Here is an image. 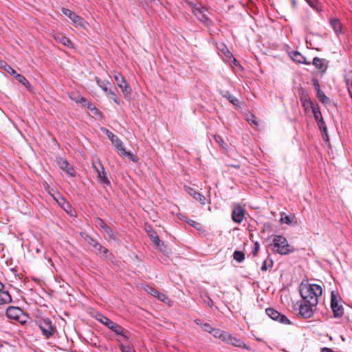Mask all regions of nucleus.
I'll return each mask as SVG.
<instances>
[{"label":"nucleus","mask_w":352,"mask_h":352,"mask_svg":"<svg viewBox=\"0 0 352 352\" xmlns=\"http://www.w3.org/2000/svg\"><path fill=\"white\" fill-rule=\"evenodd\" d=\"M313 65L318 69H322L326 67L324 66V60L322 58L315 57L313 60Z\"/></svg>","instance_id":"4c0bfd02"},{"label":"nucleus","mask_w":352,"mask_h":352,"mask_svg":"<svg viewBox=\"0 0 352 352\" xmlns=\"http://www.w3.org/2000/svg\"><path fill=\"white\" fill-rule=\"evenodd\" d=\"M70 20L72 21L75 27H80L85 28L87 23L82 17L76 14V13L74 14Z\"/></svg>","instance_id":"6ab92c4d"},{"label":"nucleus","mask_w":352,"mask_h":352,"mask_svg":"<svg viewBox=\"0 0 352 352\" xmlns=\"http://www.w3.org/2000/svg\"><path fill=\"white\" fill-rule=\"evenodd\" d=\"M211 334H212L214 338H219L223 342L226 340V337L228 336V332L215 328L213 329Z\"/></svg>","instance_id":"393cba45"},{"label":"nucleus","mask_w":352,"mask_h":352,"mask_svg":"<svg viewBox=\"0 0 352 352\" xmlns=\"http://www.w3.org/2000/svg\"><path fill=\"white\" fill-rule=\"evenodd\" d=\"M228 100L233 104L234 106H239V101L238 99H236L234 96L228 94V96H226Z\"/></svg>","instance_id":"c03bdc74"},{"label":"nucleus","mask_w":352,"mask_h":352,"mask_svg":"<svg viewBox=\"0 0 352 352\" xmlns=\"http://www.w3.org/2000/svg\"><path fill=\"white\" fill-rule=\"evenodd\" d=\"M59 167L67 172V174L71 175L72 177H74L76 175V172L73 167L69 164L68 161L64 158H60L58 161Z\"/></svg>","instance_id":"4468645a"},{"label":"nucleus","mask_w":352,"mask_h":352,"mask_svg":"<svg viewBox=\"0 0 352 352\" xmlns=\"http://www.w3.org/2000/svg\"><path fill=\"white\" fill-rule=\"evenodd\" d=\"M270 246L274 253L280 255H287L296 250L295 248L288 243L287 239L281 235H275Z\"/></svg>","instance_id":"f03ea898"},{"label":"nucleus","mask_w":352,"mask_h":352,"mask_svg":"<svg viewBox=\"0 0 352 352\" xmlns=\"http://www.w3.org/2000/svg\"><path fill=\"white\" fill-rule=\"evenodd\" d=\"M307 3L313 8L318 9V0H305Z\"/></svg>","instance_id":"8fccbe9b"},{"label":"nucleus","mask_w":352,"mask_h":352,"mask_svg":"<svg viewBox=\"0 0 352 352\" xmlns=\"http://www.w3.org/2000/svg\"><path fill=\"white\" fill-rule=\"evenodd\" d=\"M294 218V215H287L285 214H281L280 221L282 223H286L287 225L292 224L293 219Z\"/></svg>","instance_id":"e433bc0d"},{"label":"nucleus","mask_w":352,"mask_h":352,"mask_svg":"<svg viewBox=\"0 0 352 352\" xmlns=\"http://www.w3.org/2000/svg\"><path fill=\"white\" fill-rule=\"evenodd\" d=\"M188 4L191 6L193 13L199 20L206 23H208L209 19L205 13L207 11V9L205 7L198 6L197 4L191 2H189Z\"/></svg>","instance_id":"0eeeda50"},{"label":"nucleus","mask_w":352,"mask_h":352,"mask_svg":"<svg viewBox=\"0 0 352 352\" xmlns=\"http://www.w3.org/2000/svg\"><path fill=\"white\" fill-rule=\"evenodd\" d=\"M290 1H291V3H292L293 8H296V0H290Z\"/></svg>","instance_id":"774afa93"},{"label":"nucleus","mask_w":352,"mask_h":352,"mask_svg":"<svg viewBox=\"0 0 352 352\" xmlns=\"http://www.w3.org/2000/svg\"><path fill=\"white\" fill-rule=\"evenodd\" d=\"M318 126L320 129L324 140L328 139L327 128L326 124L323 120V118H320V120L317 121Z\"/></svg>","instance_id":"b1692460"},{"label":"nucleus","mask_w":352,"mask_h":352,"mask_svg":"<svg viewBox=\"0 0 352 352\" xmlns=\"http://www.w3.org/2000/svg\"><path fill=\"white\" fill-rule=\"evenodd\" d=\"M105 316L102 315L100 312H96L94 315V317L100 322H101V320H102V318H104Z\"/></svg>","instance_id":"680f3d73"},{"label":"nucleus","mask_w":352,"mask_h":352,"mask_svg":"<svg viewBox=\"0 0 352 352\" xmlns=\"http://www.w3.org/2000/svg\"><path fill=\"white\" fill-rule=\"evenodd\" d=\"M11 302L12 297L9 292L0 289V305L8 304Z\"/></svg>","instance_id":"412c9836"},{"label":"nucleus","mask_w":352,"mask_h":352,"mask_svg":"<svg viewBox=\"0 0 352 352\" xmlns=\"http://www.w3.org/2000/svg\"><path fill=\"white\" fill-rule=\"evenodd\" d=\"M52 36L56 41L62 43L63 45L70 48L74 47L71 40L64 34L61 33H54L52 34Z\"/></svg>","instance_id":"2eb2a0df"},{"label":"nucleus","mask_w":352,"mask_h":352,"mask_svg":"<svg viewBox=\"0 0 352 352\" xmlns=\"http://www.w3.org/2000/svg\"><path fill=\"white\" fill-rule=\"evenodd\" d=\"M208 300H205V302L208 304V305L210 307L213 306V302L209 296H207Z\"/></svg>","instance_id":"0e129e2a"},{"label":"nucleus","mask_w":352,"mask_h":352,"mask_svg":"<svg viewBox=\"0 0 352 352\" xmlns=\"http://www.w3.org/2000/svg\"><path fill=\"white\" fill-rule=\"evenodd\" d=\"M217 47L218 50L221 52V53L223 52L228 48L227 46L223 43H217Z\"/></svg>","instance_id":"052dcab7"},{"label":"nucleus","mask_w":352,"mask_h":352,"mask_svg":"<svg viewBox=\"0 0 352 352\" xmlns=\"http://www.w3.org/2000/svg\"><path fill=\"white\" fill-rule=\"evenodd\" d=\"M103 131H105L107 136L111 141L113 144H114L116 148L118 151H124V145L120 139H119L117 136H116L112 132L109 131L108 129H102Z\"/></svg>","instance_id":"ddd939ff"},{"label":"nucleus","mask_w":352,"mask_h":352,"mask_svg":"<svg viewBox=\"0 0 352 352\" xmlns=\"http://www.w3.org/2000/svg\"><path fill=\"white\" fill-rule=\"evenodd\" d=\"M221 56L226 61L229 62L230 64L233 63L236 66L241 67L239 62L233 56L232 54L228 48L221 53Z\"/></svg>","instance_id":"f3484780"},{"label":"nucleus","mask_w":352,"mask_h":352,"mask_svg":"<svg viewBox=\"0 0 352 352\" xmlns=\"http://www.w3.org/2000/svg\"><path fill=\"white\" fill-rule=\"evenodd\" d=\"M62 12H63V14L67 16L69 19H71V17L75 13L73 11L70 10L69 9H67V8H62Z\"/></svg>","instance_id":"de8ad7c7"},{"label":"nucleus","mask_w":352,"mask_h":352,"mask_svg":"<svg viewBox=\"0 0 352 352\" xmlns=\"http://www.w3.org/2000/svg\"><path fill=\"white\" fill-rule=\"evenodd\" d=\"M331 307L336 318H340L343 315V307L342 305H338V302L333 294H331Z\"/></svg>","instance_id":"f8f14e48"},{"label":"nucleus","mask_w":352,"mask_h":352,"mask_svg":"<svg viewBox=\"0 0 352 352\" xmlns=\"http://www.w3.org/2000/svg\"><path fill=\"white\" fill-rule=\"evenodd\" d=\"M108 97L111 99L112 100H113V102L118 104H120V102H121V100L120 98L118 97V96L117 95V94L114 91H112L111 89H108V91L107 92H105Z\"/></svg>","instance_id":"2f4dec72"},{"label":"nucleus","mask_w":352,"mask_h":352,"mask_svg":"<svg viewBox=\"0 0 352 352\" xmlns=\"http://www.w3.org/2000/svg\"><path fill=\"white\" fill-rule=\"evenodd\" d=\"M185 191L192 196L196 201H199L201 205L206 204V198L202 194L197 192L194 188L190 186H184Z\"/></svg>","instance_id":"9b49d317"},{"label":"nucleus","mask_w":352,"mask_h":352,"mask_svg":"<svg viewBox=\"0 0 352 352\" xmlns=\"http://www.w3.org/2000/svg\"><path fill=\"white\" fill-rule=\"evenodd\" d=\"M15 79L21 82L22 85H23L26 88L30 89L31 85L29 81L27 80V78L22 74H17L16 72L15 74H13Z\"/></svg>","instance_id":"a878e982"},{"label":"nucleus","mask_w":352,"mask_h":352,"mask_svg":"<svg viewBox=\"0 0 352 352\" xmlns=\"http://www.w3.org/2000/svg\"><path fill=\"white\" fill-rule=\"evenodd\" d=\"M232 212V219L236 223L242 221V206L240 204H234Z\"/></svg>","instance_id":"dca6fc26"},{"label":"nucleus","mask_w":352,"mask_h":352,"mask_svg":"<svg viewBox=\"0 0 352 352\" xmlns=\"http://www.w3.org/2000/svg\"><path fill=\"white\" fill-rule=\"evenodd\" d=\"M100 322L102 324H103L104 325H105L109 329V327H112L113 324L114 323V322H113L111 320H110L107 316H104V318H102V320H101Z\"/></svg>","instance_id":"37998d69"},{"label":"nucleus","mask_w":352,"mask_h":352,"mask_svg":"<svg viewBox=\"0 0 352 352\" xmlns=\"http://www.w3.org/2000/svg\"><path fill=\"white\" fill-rule=\"evenodd\" d=\"M6 314L8 318L15 320H20V318L24 317L22 309L18 307H9L6 309Z\"/></svg>","instance_id":"1a4fd4ad"},{"label":"nucleus","mask_w":352,"mask_h":352,"mask_svg":"<svg viewBox=\"0 0 352 352\" xmlns=\"http://www.w3.org/2000/svg\"><path fill=\"white\" fill-rule=\"evenodd\" d=\"M155 297L157 298L160 301L164 302H170L169 298L165 294H162L160 292H159V294L156 295Z\"/></svg>","instance_id":"49530a36"},{"label":"nucleus","mask_w":352,"mask_h":352,"mask_svg":"<svg viewBox=\"0 0 352 352\" xmlns=\"http://www.w3.org/2000/svg\"><path fill=\"white\" fill-rule=\"evenodd\" d=\"M95 80L96 81V83L97 85L104 91V92H107L108 91V88L107 87V85L109 84V82L107 81L106 82H103L100 78H99L98 77H96L95 78Z\"/></svg>","instance_id":"ea45409f"},{"label":"nucleus","mask_w":352,"mask_h":352,"mask_svg":"<svg viewBox=\"0 0 352 352\" xmlns=\"http://www.w3.org/2000/svg\"><path fill=\"white\" fill-rule=\"evenodd\" d=\"M224 342H226L228 344H232L235 346L241 347L242 344V342L237 339L235 337H233L232 335H230L229 333H228V336L226 337V340H224Z\"/></svg>","instance_id":"5701e85b"},{"label":"nucleus","mask_w":352,"mask_h":352,"mask_svg":"<svg viewBox=\"0 0 352 352\" xmlns=\"http://www.w3.org/2000/svg\"><path fill=\"white\" fill-rule=\"evenodd\" d=\"M101 232L104 234V236L106 239L109 240L115 239V235L113 234V232L108 226L102 229Z\"/></svg>","instance_id":"bb28decb"},{"label":"nucleus","mask_w":352,"mask_h":352,"mask_svg":"<svg viewBox=\"0 0 352 352\" xmlns=\"http://www.w3.org/2000/svg\"><path fill=\"white\" fill-rule=\"evenodd\" d=\"M84 106H86L87 109H89L90 111H98V109L95 107V105L89 100L87 102L86 104H84Z\"/></svg>","instance_id":"864d4df0"},{"label":"nucleus","mask_w":352,"mask_h":352,"mask_svg":"<svg viewBox=\"0 0 352 352\" xmlns=\"http://www.w3.org/2000/svg\"><path fill=\"white\" fill-rule=\"evenodd\" d=\"M273 266V261L270 257H267L265 259L262 263L261 270L263 272L267 271L268 269L272 267Z\"/></svg>","instance_id":"72a5a7b5"},{"label":"nucleus","mask_w":352,"mask_h":352,"mask_svg":"<svg viewBox=\"0 0 352 352\" xmlns=\"http://www.w3.org/2000/svg\"><path fill=\"white\" fill-rule=\"evenodd\" d=\"M113 78L117 82L118 86L121 89L124 98H129L132 92V89L126 82L124 76L118 72L114 71L113 72Z\"/></svg>","instance_id":"20e7f679"},{"label":"nucleus","mask_w":352,"mask_h":352,"mask_svg":"<svg viewBox=\"0 0 352 352\" xmlns=\"http://www.w3.org/2000/svg\"><path fill=\"white\" fill-rule=\"evenodd\" d=\"M298 94L303 107H306L307 105H314L308 94L305 93L304 89L302 87L298 89Z\"/></svg>","instance_id":"a211bd4d"},{"label":"nucleus","mask_w":352,"mask_h":352,"mask_svg":"<svg viewBox=\"0 0 352 352\" xmlns=\"http://www.w3.org/2000/svg\"><path fill=\"white\" fill-rule=\"evenodd\" d=\"M346 85H347V89L349 94L352 98V78L351 79H347L346 80Z\"/></svg>","instance_id":"13d9d810"},{"label":"nucleus","mask_w":352,"mask_h":352,"mask_svg":"<svg viewBox=\"0 0 352 352\" xmlns=\"http://www.w3.org/2000/svg\"><path fill=\"white\" fill-rule=\"evenodd\" d=\"M121 155L124 156H127L130 160H131L133 162H138V157L136 155H133L130 151H126L125 148H124V151H120Z\"/></svg>","instance_id":"a19ab883"},{"label":"nucleus","mask_w":352,"mask_h":352,"mask_svg":"<svg viewBox=\"0 0 352 352\" xmlns=\"http://www.w3.org/2000/svg\"><path fill=\"white\" fill-rule=\"evenodd\" d=\"M86 241L90 245H91L93 248H95L96 245H98V241L94 239H92L91 237L90 236H87L86 238Z\"/></svg>","instance_id":"603ef678"},{"label":"nucleus","mask_w":352,"mask_h":352,"mask_svg":"<svg viewBox=\"0 0 352 352\" xmlns=\"http://www.w3.org/2000/svg\"><path fill=\"white\" fill-rule=\"evenodd\" d=\"M96 222H97V226L100 229V230L107 226L104 222V221L100 217H97Z\"/></svg>","instance_id":"3c124183"},{"label":"nucleus","mask_w":352,"mask_h":352,"mask_svg":"<svg viewBox=\"0 0 352 352\" xmlns=\"http://www.w3.org/2000/svg\"><path fill=\"white\" fill-rule=\"evenodd\" d=\"M248 122L254 128H257L258 126L256 118L253 114H247L245 117Z\"/></svg>","instance_id":"473e14b6"},{"label":"nucleus","mask_w":352,"mask_h":352,"mask_svg":"<svg viewBox=\"0 0 352 352\" xmlns=\"http://www.w3.org/2000/svg\"><path fill=\"white\" fill-rule=\"evenodd\" d=\"M195 323L197 324V325H200L202 327L203 325V323L201 322V320L200 319H196L195 320Z\"/></svg>","instance_id":"338daca9"},{"label":"nucleus","mask_w":352,"mask_h":352,"mask_svg":"<svg viewBox=\"0 0 352 352\" xmlns=\"http://www.w3.org/2000/svg\"><path fill=\"white\" fill-rule=\"evenodd\" d=\"M312 82H313V85H314L316 92L318 93V90H321L319 82H318V79H316V78H314L312 79Z\"/></svg>","instance_id":"bf43d9fd"},{"label":"nucleus","mask_w":352,"mask_h":352,"mask_svg":"<svg viewBox=\"0 0 352 352\" xmlns=\"http://www.w3.org/2000/svg\"><path fill=\"white\" fill-rule=\"evenodd\" d=\"M146 230L148 233V235L152 240L153 243L155 245L159 246L161 241H160V238L158 237V236L157 235L156 232L152 229L151 226H148L146 228Z\"/></svg>","instance_id":"aec40b11"},{"label":"nucleus","mask_w":352,"mask_h":352,"mask_svg":"<svg viewBox=\"0 0 352 352\" xmlns=\"http://www.w3.org/2000/svg\"><path fill=\"white\" fill-rule=\"evenodd\" d=\"M316 305H311L309 303L303 301V303L300 305L299 314L305 319L310 318L313 314V307Z\"/></svg>","instance_id":"9d476101"},{"label":"nucleus","mask_w":352,"mask_h":352,"mask_svg":"<svg viewBox=\"0 0 352 352\" xmlns=\"http://www.w3.org/2000/svg\"><path fill=\"white\" fill-rule=\"evenodd\" d=\"M92 167L97 173V177L99 182L107 185L110 184V182L107 177V173L104 170V168L100 160L98 159L96 162L93 161Z\"/></svg>","instance_id":"423d86ee"},{"label":"nucleus","mask_w":352,"mask_h":352,"mask_svg":"<svg viewBox=\"0 0 352 352\" xmlns=\"http://www.w3.org/2000/svg\"><path fill=\"white\" fill-rule=\"evenodd\" d=\"M311 109L314 116V118L316 121H318L320 120V118H322L321 111H320V108L318 105L315 106L311 105Z\"/></svg>","instance_id":"c9c22d12"},{"label":"nucleus","mask_w":352,"mask_h":352,"mask_svg":"<svg viewBox=\"0 0 352 352\" xmlns=\"http://www.w3.org/2000/svg\"><path fill=\"white\" fill-rule=\"evenodd\" d=\"M118 342L120 344V349L122 352H135L134 349L129 345H124L122 343V340L117 339Z\"/></svg>","instance_id":"f704fd0d"},{"label":"nucleus","mask_w":352,"mask_h":352,"mask_svg":"<svg viewBox=\"0 0 352 352\" xmlns=\"http://www.w3.org/2000/svg\"><path fill=\"white\" fill-rule=\"evenodd\" d=\"M57 201L65 212L67 213L69 212L72 209V206L68 201H67L63 197H61L60 200Z\"/></svg>","instance_id":"c756f323"},{"label":"nucleus","mask_w":352,"mask_h":352,"mask_svg":"<svg viewBox=\"0 0 352 352\" xmlns=\"http://www.w3.org/2000/svg\"><path fill=\"white\" fill-rule=\"evenodd\" d=\"M45 339H50L57 333V328L49 318H41L36 321Z\"/></svg>","instance_id":"7ed1b4c3"},{"label":"nucleus","mask_w":352,"mask_h":352,"mask_svg":"<svg viewBox=\"0 0 352 352\" xmlns=\"http://www.w3.org/2000/svg\"><path fill=\"white\" fill-rule=\"evenodd\" d=\"M88 100L84 98V97H79L78 100H76V102L82 103L83 105L84 104H86Z\"/></svg>","instance_id":"e2e57ef3"},{"label":"nucleus","mask_w":352,"mask_h":352,"mask_svg":"<svg viewBox=\"0 0 352 352\" xmlns=\"http://www.w3.org/2000/svg\"><path fill=\"white\" fill-rule=\"evenodd\" d=\"M317 97L319 100L324 104H328L331 102V100L328 98L322 90H318Z\"/></svg>","instance_id":"c85d7f7f"},{"label":"nucleus","mask_w":352,"mask_h":352,"mask_svg":"<svg viewBox=\"0 0 352 352\" xmlns=\"http://www.w3.org/2000/svg\"><path fill=\"white\" fill-rule=\"evenodd\" d=\"M190 226H192L195 229H197L199 231H202L204 230V227L201 225V223L197 222L192 219H186L185 220Z\"/></svg>","instance_id":"58836bf2"},{"label":"nucleus","mask_w":352,"mask_h":352,"mask_svg":"<svg viewBox=\"0 0 352 352\" xmlns=\"http://www.w3.org/2000/svg\"><path fill=\"white\" fill-rule=\"evenodd\" d=\"M300 294L303 301L309 303L311 305H317L318 297L322 294V288L317 284L305 285L301 287Z\"/></svg>","instance_id":"f257e3e1"},{"label":"nucleus","mask_w":352,"mask_h":352,"mask_svg":"<svg viewBox=\"0 0 352 352\" xmlns=\"http://www.w3.org/2000/svg\"><path fill=\"white\" fill-rule=\"evenodd\" d=\"M265 314L273 320L283 324H290L291 321L287 317L274 308L269 307L265 309Z\"/></svg>","instance_id":"39448f33"},{"label":"nucleus","mask_w":352,"mask_h":352,"mask_svg":"<svg viewBox=\"0 0 352 352\" xmlns=\"http://www.w3.org/2000/svg\"><path fill=\"white\" fill-rule=\"evenodd\" d=\"M292 58L298 63L309 64L305 61V58L297 51L292 54Z\"/></svg>","instance_id":"cd10ccee"},{"label":"nucleus","mask_w":352,"mask_h":352,"mask_svg":"<svg viewBox=\"0 0 352 352\" xmlns=\"http://www.w3.org/2000/svg\"><path fill=\"white\" fill-rule=\"evenodd\" d=\"M321 352H334L331 349L324 347L321 349Z\"/></svg>","instance_id":"69168bd1"},{"label":"nucleus","mask_w":352,"mask_h":352,"mask_svg":"<svg viewBox=\"0 0 352 352\" xmlns=\"http://www.w3.org/2000/svg\"><path fill=\"white\" fill-rule=\"evenodd\" d=\"M214 139L219 145H221L222 147H224L225 142L220 135H215L214 136Z\"/></svg>","instance_id":"5fc2aeb1"},{"label":"nucleus","mask_w":352,"mask_h":352,"mask_svg":"<svg viewBox=\"0 0 352 352\" xmlns=\"http://www.w3.org/2000/svg\"><path fill=\"white\" fill-rule=\"evenodd\" d=\"M259 244L258 243L256 242L254 243V245L252 247V254H253V256H256L257 254H258V252L259 250Z\"/></svg>","instance_id":"4d7b16f0"},{"label":"nucleus","mask_w":352,"mask_h":352,"mask_svg":"<svg viewBox=\"0 0 352 352\" xmlns=\"http://www.w3.org/2000/svg\"><path fill=\"white\" fill-rule=\"evenodd\" d=\"M109 329L116 333L117 335L120 336L122 338L120 339L122 340V342L127 341L130 338L129 331L117 323L114 322L112 327H109Z\"/></svg>","instance_id":"6e6552de"},{"label":"nucleus","mask_w":352,"mask_h":352,"mask_svg":"<svg viewBox=\"0 0 352 352\" xmlns=\"http://www.w3.org/2000/svg\"><path fill=\"white\" fill-rule=\"evenodd\" d=\"M94 248L97 250L100 254H106L109 252L107 248H104L99 243H98V245H96Z\"/></svg>","instance_id":"a18cd8bd"},{"label":"nucleus","mask_w":352,"mask_h":352,"mask_svg":"<svg viewBox=\"0 0 352 352\" xmlns=\"http://www.w3.org/2000/svg\"><path fill=\"white\" fill-rule=\"evenodd\" d=\"M0 67L3 69L4 71L13 76L16 74V71L10 67L6 62L3 60L0 61Z\"/></svg>","instance_id":"7c9ffc66"},{"label":"nucleus","mask_w":352,"mask_h":352,"mask_svg":"<svg viewBox=\"0 0 352 352\" xmlns=\"http://www.w3.org/2000/svg\"><path fill=\"white\" fill-rule=\"evenodd\" d=\"M330 24L331 28L333 29L336 35H339L342 33V24L339 19H333L330 20Z\"/></svg>","instance_id":"4be33fe9"},{"label":"nucleus","mask_w":352,"mask_h":352,"mask_svg":"<svg viewBox=\"0 0 352 352\" xmlns=\"http://www.w3.org/2000/svg\"><path fill=\"white\" fill-rule=\"evenodd\" d=\"M145 291L152 295L153 296H155L156 295L159 294V291H157L156 289L151 286L146 285L144 288Z\"/></svg>","instance_id":"79ce46f5"},{"label":"nucleus","mask_w":352,"mask_h":352,"mask_svg":"<svg viewBox=\"0 0 352 352\" xmlns=\"http://www.w3.org/2000/svg\"><path fill=\"white\" fill-rule=\"evenodd\" d=\"M202 328L204 331L211 333L214 328L209 323H204L202 325Z\"/></svg>","instance_id":"6e6d98bb"},{"label":"nucleus","mask_w":352,"mask_h":352,"mask_svg":"<svg viewBox=\"0 0 352 352\" xmlns=\"http://www.w3.org/2000/svg\"><path fill=\"white\" fill-rule=\"evenodd\" d=\"M234 258L238 262L242 261V251H235L233 254Z\"/></svg>","instance_id":"09e8293b"}]
</instances>
